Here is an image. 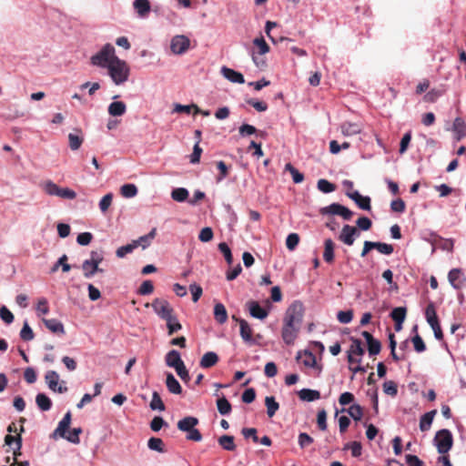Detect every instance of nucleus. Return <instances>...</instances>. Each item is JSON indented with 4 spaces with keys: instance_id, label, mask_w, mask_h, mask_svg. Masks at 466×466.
Returning a JSON list of instances; mask_svg holds the SVG:
<instances>
[{
    "instance_id": "23",
    "label": "nucleus",
    "mask_w": 466,
    "mask_h": 466,
    "mask_svg": "<svg viewBox=\"0 0 466 466\" xmlns=\"http://www.w3.org/2000/svg\"><path fill=\"white\" fill-rule=\"evenodd\" d=\"M334 249H335L334 241L331 238L325 239L323 259L329 264H331L334 261V258H335Z\"/></svg>"
},
{
    "instance_id": "47",
    "label": "nucleus",
    "mask_w": 466,
    "mask_h": 466,
    "mask_svg": "<svg viewBox=\"0 0 466 466\" xmlns=\"http://www.w3.org/2000/svg\"><path fill=\"white\" fill-rule=\"evenodd\" d=\"M67 261V256L64 254L62 257L59 258V259L56 261V263L51 268L52 272H56L58 268L61 266L63 272H68L71 269V266L66 263Z\"/></svg>"
},
{
    "instance_id": "35",
    "label": "nucleus",
    "mask_w": 466,
    "mask_h": 466,
    "mask_svg": "<svg viewBox=\"0 0 466 466\" xmlns=\"http://www.w3.org/2000/svg\"><path fill=\"white\" fill-rule=\"evenodd\" d=\"M265 405L267 407V414L269 418H272L279 409V404L273 396H267L265 398Z\"/></svg>"
},
{
    "instance_id": "40",
    "label": "nucleus",
    "mask_w": 466,
    "mask_h": 466,
    "mask_svg": "<svg viewBox=\"0 0 466 466\" xmlns=\"http://www.w3.org/2000/svg\"><path fill=\"white\" fill-rule=\"evenodd\" d=\"M171 198L177 202H184L188 198V191L184 187H177L172 190Z\"/></svg>"
},
{
    "instance_id": "22",
    "label": "nucleus",
    "mask_w": 466,
    "mask_h": 466,
    "mask_svg": "<svg viewBox=\"0 0 466 466\" xmlns=\"http://www.w3.org/2000/svg\"><path fill=\"white\" fill-rule=\"evenodd\" d=\"M353 231V226L344 225L338 237L339 240L344 243L347 246H352L354 243V238H352L351 233Z\"/></svg>"
},
{
    "instance_id": "46",
    "label": "nucleus",
    "mask_w": 466,
    "mask_h": 466,
    "mask_svg": "<svg viewBox=\"0 0 466 466\" xmlns=\"http://www.w3.org/2000/svg\"><path fill=\"white\" fill-rule=\"evenodd\" d=\"M68 140H69V147L72 150H77L81 147V145L84 141V138L77 134L70 133L68 135Z\"/></svg>"
},
{
    "instance_id": "49",
    "label": "nucleus",
    "mask_w": 466,
    "mask_h": 466,
    "mask_svg": "<svg viewBox=\"0 0 466 466\" xmlns=\"http://www.w3.org/2000/svg\"><path fill=\"white\" fill-rule=\"evenodd\" d=\"M121 194L125 198H133L137 194V188L134 184H125L120 188Z\"/></svg>"
},
{
    "instance_id": "19",
    "label": "nucleus",
    "mask_w": 466,
    "mask_h": 466,
    "mask_svg": "<svg viewBox=\"0 0 466 466\" xmlns=\"http://www.w3.org/2000/svg\"><path fill=\"white\" fill-rule=\"evenodd\" d=\"M165 361L167 366L173 369H176L184 362L180 357V353L176 350H171L166 354Z\"/></svg>"
},
{
    "instance_id": "11",
    "label": "nucleus",
    "mask_w": 466,
    "mask_h": 466,
    "mask_svg": "<svg viewBox=\"0 0 466 466\" xmlns=\"http://www.w3.org/2000/svg\"><path fill=\"white\" fill-rule=\"evenodd\" d=\"M232 318H233V319L239 322L240 336H241L242 339L246 343H248L250 345L254 344L255 340L252 338L253 330H252L251 327L249 326V324L248 323V321L245 319H238L235 316H233Z\"/></svg>"
},
{
    "instance_id": "28",
    "label": "nucleus",
    "mask_w": 466,
    "mask_h": 466,
    "mask_svg": "<svg viewBox=\"0 0 466 466\" xmlns=\"http://www.w3.org/2000/svg\"><path fill=\"white\" fill-rule=\"evenodd\" d=\"M437 410H433L429 412H426L423 414L420 420V430L421 431H427L431 429V426L432 424L434 416L436 415Z\"/></svg>"
},
{
    "instance_id": "57",
    "label": "nucleus",
    "mask_w": 466,
    "mask_h": 466,
    "mask_svg": "<svg viewBox=\"0 0 466 466\" xmlns=\"http://www.w3.org/2000/svg\"><path fill=\"white\" fill-rule=\"evenodd\" d=\"M299 242V237L297 233H290L286 239L288 249L294 250Z\"/></svg>"
},
{
    "instance_id": "39",
    "label": "nucleus",
    "mask_w": 466,
    "mask_h": 466,
    "mask_svg": "<svg viewBox=\"0 0 466 466\" xmlns=\"http://www.w3.org/2000/svg\"><path fill=\"white\" fill-rule=\"evenodd\" d=\"M253 44L258 48L257 55L262 56L269 52V46L263 36L256 37L253 40Z\"/></svg>"
},
{
    "instance_id": "44",
    "label": "nucleus",
    "mask_w": 466,
    "mask_h": 466,
    "mask_svg": "<svg viewBox=\"0 0 466 466\" xmlns=\"http://www.w3.org/2000/svg\"><path fill=\"white\" fill-rule=\"evenodd\" d=\"M192 110H194V114L200 113V109L198 108V106L194 104L189 105V106L177 104L174 108V112H177V113L190 114L192 112Z\"/></svg>"
},
{
    "instance_id": "5",
    "label": "nucleus",
    "mask_w": 466,
    "mask_h": 466,
    "mask_svg": "<svg viewBox=\"0 0 466 466\" xmlns=\"http://www.w3.org/2000/svg\"><path fill=\"white\" fill-rule=\"evenodd\" d=\"M43 190L49 196H56L65 199H74L76 193L68 187H60L52 180H47L41 185Z\"/></svg>"
},
{
    "instance_id": "33",
    "label": "nucleus",
    "mask_w": 466,
    "mask_h": 466,
    "mask_svg": "<svg viewBox=\"0 0 466 466\" xmlns=\"http://www.w3.org/2000/svg\"><path fill=\"white\" fill-rule=\"evenodd\" d=\"M156 235H157V228H154L151 229V231L148 234L138 238V239L133 240V242H134V244H136V248H137L138 246H141L143 248H146L150 245L152 239L155 238Z\"/></svg>"
},
{
    "instance_id": "38",
    "label": "nucleus",
    "mask_w": 466,
    "mask_h": 466,
    "mask_svg": "<svg viewBox=\"0 0 466 466\" xmlns=\"http://www.w3.org/2000/svg\"><path fill=\"white\" fill-rule=\"evenodd\" d=\"M348 354L356 355L358 357H361L364 354V349L360 339L351 338V345Z\"/></svg>"
},
{
    "instance_id": "42",
    "label": "nucleus",
    "mask_w": 466,
    "mask_h": 466,
    "mask_svg": "<svg viewBox=\"0 0 466 466\" xmlns=\"http://www.w3.org/2000/svg\"><path fill=\"white\" fill-rule=\"evenodd\" d=\"M285 170L290 173L294 183L299 184L304 180V175L295 168L290 163L286 164Z\"/></svg>"
},
{
    "instance_id": "21",
    "label": "nucleus",
    "mask_w": 466,
    "mask_h": 466,
    "mask_svg": "<svg viewBox=\"0 0 466 466\" xmlns=\"http://www.w3.org/2000/svg\"><path fill=\"white\" fill-rule=\"evenodd\" d=\"M221 72L224 77L232 83L243 84L245 82L243 75L231 68L223 66Z\"/></svg>"
},
{
    "instance_id": "16",
    "label": "nucleus",
    "mask_w": 466,
    "mask_h": 466,
    "mask_svg": "<svg viewBox=\"0 0 466 466\" xmlns=\"http://www.w3.org/2000/svg\"><path fill=\"white\" fill-rule=\"evenodd\" d=\"M45 326L53 333L64 335L66 333L64 325L56 319H43Z\"/></svg>"
},
{
    "instance_id": "63",
    "label": "nucleus",
    "mask_w": 466,
    "mask_h": 466,
    "mask_svg": "<svg viewBox=\"0 0 466 466\" xmlns=\"http://www.w3.org/2000/svg\"><path fill=\"white\" fill-rule=\"evenodd\" d=\"M213 230L211 228L206 227L199 232L198 238L202 242H208L213 238Z\"/></svg>"
},
{
    "instance_id": "37",
    "label": "nucleus",
    "mask_w": 466,
    "mask_h": 466,
    "mask_svg": "<svg viewBox=\"0 0 466 466\" xmlns=\"http://www.w3.org/2000/svg\"><path fill=\"white\" fill-rule=\"evenodd\" d=\"M149 406H150V409L153 410H158L160 411L165 410V409H166L165 404L157 391L153 392L152 400L150 401Z\"/></svg>"
},
{
    "instance_id": "6",
    "label": "nucleus",
    "mask_w": 466,
    "mask_h": 466,
    "mask_svg": "<svg viewBox=\"0 0 466 466\" xmlns=\"http://www.w3.org/2000/svg\"><path fill=\"white\" fill-rule=\"evenodd\" d=\"M320 212L323 215L330 214L340 216L344 220H350L353 216V212L350 209L339 203H332L321 208Z\"/></svg>"
},
{
    "instance_id": "3",
    "label": "nucleus",
    "mask_w": 466,
    "mask_h": 466,
    "mask_svg": "<svg viewBox=\"0 0 466 466\" xmlns=\"http://www.w3.org/2000/svg\"><path fill=\"white\" fill-rule=\"evenodd\" d=\"M304 306L302 302L295 300L285 312L283 322L294 324L300 328L304 317Z\"/></svg>"
},
{
    "instance_id": "17",
    "label": "nucleus",
    "mask_w": 466,
    "mask_h": 466,
    "mask_svg": "<svg viewBox=\"0 0 466 466\" xmlns=\"http://www.w3.org/2000/svg\"><path fill=\"white\" fill-rule=\"evenodd\" d=\"M166 386H167L168 391L172 394H181V392H182V387H181L180 383L175 378V376L170 372L167 373Z\"/></svg>"
},
{
    "instance_id": "56",
    "label": "nucleus",
    "mask_w": 466,
    "mask_h": 466,
    "mask_svg": "<svg viewBox=\"0 0 466 466\" xmlns=\"http://www.w3.org/2000/svg\"><path fill=\"white\" fill-rule=\"evenodd\" d=\"M136 248V244L132 241L130 244L118 248L116 251V255L118 258H124L127 254L131 253Z\"/></svg>"
},
{
    "instance_id": "45",
    "label": "nucleus",
    "mask_w": 466,
    "mask_h": 466,
    "mask_svg": "<svg viewBox=\"0 0 466 466\" xmlns=\"http://www.w3.org/2000/svg\"><path fill=\"white\" fill-rule=\"evenodd\" d=\"M147 446L152 451H157L158 452H164V442L160 438L152 437L147 441Z\"/></svg>"
},
{
    "instance_id": "26",
    "label": "nucleus",
    "mask_w": 466,
    "mask_h": 466,
    "mask_svg": "<svg viewBox=\"0 0 466 466\" xmlns=\"http://www.w3.org/2000/svg\"><path fill=\"white\" fill-rule=\"evenodd\" d=\"M218 362V356L213 351L206 352L200 360V367L209 369Z\"/></svg>"
},
{
    "instance_id": "24",
    "label": "nucleus",
    "mask_w": 466,
    "mask_h": 466,
    "mask_svg": "<svg viewBox=\"0 0 466 466\" xmlns=\"http://www.w3.org/2000/svg\"><path fill=\"white\" fill-rule=\"evenodd\" d=\"M297 360H300L301 363L308 368H314L317 364L316 356L309 350L299 352Z\"/></svg>"
},
{
    "instance_id": "18",
    "label": "nucleus",
    "mask_w": 466,
    "mask_h": 466,
    "mask_svg": "<svg viewBox=\"0 0 466 466\" xmlns=\"http://www.w3.org/2000/svg\"><path fill=\"white\" fill-rule=\"evenodd\" d=\"M83 274L86 279L92 278L97 272H103V268H99V264L85 260L82 263Z\"/></svg>"
},
{
    "instance_id": "51",
    "label": "nucleus",
    "mask_w": 466,
    "mask_h": 466,
    "mask_svg": "<svg viewBox=\"0 0 466 466\" xmlns=\"http://www.w3.org/2000/svg\"><path fill=\"white\" fill-rule=\"evenodd\" d=\"M219 251L224 255V258L228 265H231L233 262V256L231 250L227 243L221 242L218 244Z\"/></svg>"
},
{
    "instance_id": "50",
    "label": "nucleus",
    "mask_w": 466,
    "mask_h": 466,
    "mask_svg": "<svg viewBox=\"0 0 466 466\" xmlns=\"http://www.w3.org/2000/svg\"><path fill=\"white\" fill-rule=\"evenodd\" d=\"M318 188L323 193H330L336 189V186L327 179L321 178L318 181Z\"/></svg>"
},
{
    "instance_id": "30",
    "label": "nucleus",
    "mask_w": 466,
    "mask_h": 466,
    "mask_svg": "<svg viewBox=\"0 0 466 466\" xmlns=\"http://www.w3.org/2000/svg\"><path fill=\"white\" fill-rule=\"evenodd\" d=\"M214 318L219 324H224L228 320V311L222 303H216L214 307Z\"/></svg>"
},
{
    "instance_id": "12",
    "label": "nucleus",
    "mask_w": 466,
    "mask_h": 466,
    "mask_svg": "<svg viewBox=\"0 0 466 466\" xmlns=\"http://www.w3.org/2000/svg\"><path fill=\"white\" fill-rule=\"evenodd\" d=\"M361 335L367 341L369 354L370 356L378 355L381 350V344L380 340L374 339L373 336L368 331H362Z\"/></svg>"
},
{
    "instance_id": "58",
    "label": "nucleus",
    "mask_w": 466,
    "mask_h": 466,
    "mask_svg": "<svg viewBox=\"0 0 466 466\" xmlns=\"http://www.w3.org/2000/svg\"><path fill=\"white\" fill-rule=\"evenodd\" d=\"M112 200H113L112 193H108L101 198V200L99 202V208L103 213H105L108 209V208L111 206Z\"/></svg>"
},
{
    "instance_id": "8",
    "label": "nucleus",
    "mask_w": 466,
    "mask_h": 466,
    "mask_svg": "<svg viewBox=\"0 0 466 466\" xmlns=\"http://www.w3.org/2000/svg\"><path fill=\"white\" fill-rule=\"evenodd\" d=\"M300 328L288 322H283L281 337L287 345L294 344Z\"/></svg>"
},
{
    "instance_id": "32",
    "label": "nucleus",
    "mask_w": 466,
    "mask_h": 466,
    "mask_svg": "<svg viewBox=\"0 0 466 466\" xmlns=\"http://www.w3.org/2000/svg\"><path fill=\"white\" fill-rule=\"evenodd\" d=\"M299 397L304 401H314L320 398V393L316 390L302 389L299 391Z\"/></svg>"
},
{
    "instance_id": "2",
    "label": "nucleus",
    "mask_w": 466,
    "mask_h": 466,
    "mask_svg": "<svg viewBox=\"0 0 466 466\" xmlns=\"http://www.w3.org/2000/svg\"><path fill=\"white\" fill-rule=\"evenodd\" d=\"M116 57L115 47L111 44H106L100 51L91 56L90 62L93 66L108 68Z\"/></svg>"
},
{
    "instance_id": "7",
    "label": "nucleus",
    "mask_w": 466,
    "mask_h": 466,
    "mask_svg": "<svg viewBox=\"0 0 466 466\" xmlns=\"http://www.w3.org/2000/svg\"><path fill=\"white\" fill-rule=\"evenodd\" d=\"M190 46V40L184 35H175L171 39L170 49L175 55H182L186 53Z\"/></svg>"
},
{
    "instance_id": "64",
    "label": "nucleus",
    "mask_w": 466,
    "mask_h": 466,
    "mask_svg": "<svg viewBox=\"0 0 466 466\" xmlns=\"http://www.w3.org/2000/svg\"><path fill=\"white\" fill-rule=\"evenodd\" d=\"M405 458L408 466H424V462L416 455L407 454Z\"/></svg>"
},
{
    "instance_id": "34",
    "label": "nucleus",
    "mask_w": 466,
    "mask_h": 466,
    "mask_svg": "<svg viewBox=\"0 0 466 466\" xmlns=\"http://www.w3.org/2000/svg\"><path fill=\"white\" fill-rule=\"evenodd\" d=\"M35 402L43 411L49 410L52 407L51 400L45 393H38L35 397Z\"/></svg>"
},
{
    "instance_id": "43",
    "label": "nucleus",
    "mask_w": 466,
    "mask_h": 466,
    "mask_svg": "<svg viewBox=\"0 0 466 466\" xmlns=\"http://www.w3.org/2000/svg\"><path fill=\"white\" fill-rule=\"evenodd\" d=\"M406 308L398 307L391 311L390 316L395 322H398L400 324L403 323L406 318Z\"/></svg>"
},
{
    "instance_id": "55",
    "label": "nucleus",
    "mask_w": 466,
    "mask_h": 466,
    "mask_svg": "<svg viewBox=\"0 0 466 466\" xmlns=\"http://www.w3.org/2000/svg\"><path fill=\"white\" fill-rule=\"evenodd\" d=\"M20 337L25 341H30L34 339L35 335L32 329L25 322L20 331Z\"/></svg>"
},
{
    "instance_id": "9",
    "label": "nucleus",
    "mask_w": 466,
    "mask_h": 466,
    "mask_svg": "<svg viewBox=\"0 0 466 466\" xmlns=\"http://www.w3.org/2000/svg\"><path fill=\"white\" fill-rule=\"evenodd\" d=\"M154 311L162 319H167L174 312L168 301L163 299H155L152 302Z\"/></svg>"
},
{
    "instance_id": "62",
    "label": "nucleus",
    "mask_w": 466,
    "mask_h": 466,
    "mask_svg": "<svg viewBox=\"0 0 466 466\" xmlns=\"http://www.w3.org/2000/svg\"><path fill=\"white\" fill-rule=\"evenodd\" d=\"M356 225L359 229L367 231L371 228L372 222L367 217H360V218L357 219Z\"/></svg>"
},
{
    "instance_id": "4",
    "label": "nucleus",
    "mask_w": 466,
    "mask_h": 466,
    "mask_svg": "<svg viewBox=\"0 0 466 466\" xmlns=\"http://www.w3.org/2000/svg\"><path fill=\"white\" fill-rule=\"evenodd\" d=\"M433 441L438 452L446 454L452 448L453 437L449 430L442 429L436 432Z\"/></svg>"
},
{
    "instance_id": "27",
    "label": "nucleus",
    "mask_w": 466,
    "mask_h": 466,
    "mask_svg": "<svg viewBox=\"0 0 466 466\" xmlns=\"http://www.w3.org/2000/svg\"><path fill=\"white\" fill-rule=\"evenodd\" d=\"M198 424V419L192 416L185 417L177 422V428L181 431L187 432Z\"/></svg>"
},
{
    "instance_id": "14",
    "label": "nucleus",
    "mask_w": 466,
    "mask_h": 466,
    "mask_svg": "<svg viewBox=\"0 0 466 466\" xmlns=\"http://www.w3.org/2000/svg\"><path fill=\"white\" fill-rule=\"evenodd\" d=\"M448 279L451 285L456 289H461L465 280L463 273L460 268H452L448 274Z\"/></svg>"
},
{
    "instance_id": "13",
    "label": "nucleus",
    "mask_w": 466,
    "mask_h": 466,
    "mask_svg": "<svg viewBox=\"0 0 466 466\" xmlns=\"http://www.w3.org/2000/svg\"><path fill=\"white\" fill-rule=\"evenodd\" d=\"M247 306H248L250 315L253 318H256L258 319H264L268 315V310L263 309L258 301L250 300L247 303Z\"/></svg>"
},
{
    "instance_id": "31",
    "label": "nucleus",
    "mask_w": 466,
    "mask_h": 466,
    "mask_svg": "<svg viewBox=\"0 0 466 466\" xmlns=\"http://www.w3.org/2000/svg\"><path fill=\"white\" fill-rule=\"evenodd\" d=\"M425 317L429 325L433 328L436 325L440 324L439 319L436 313L435 306L433 303L428 304L425 310Z\"/></svg>"
},
{
    "instance_id": "54",
    "label": "nucleus",
    "mask_w": 466,
    "mask_h": 466,
    "mask_svg": "<svg viewBox=\"0 0 466 466\" xmlns=\"http://www.w3.org/2000/svg\"><path fill=\"white\" fill-rule=\"evenodd\" d=\"M217 167L219 170V175L217 177V182H220L228 176L229 167L224 161L217 162Z\"/></svg>"
},
{
    "instance_id": "10",
    "label": "nucleus",
    "mask_w": 466,
    "mask_h": 466,
    "mask_svg": "<svg viewBox=\"0 0 466 466\" xmlns=\"http://www.w3.org/2000/svg\"><path fill=\"white\" fill-rule=\"evenodd\" d=\"M45 380L48 388L55 392L64 393L67 391V387L58 386L59 374L55 370H48L45 375Z\"/></svg>"
},
{
    "instance_id": "60",
    "label": "nucleus",
    "mask_w": 466,
    "mask_h": 466,
    "mask_svg": "<svg viewBox=\"0 0 466 466\" xmlns=\"http://www.w3.org/2000/svg\"><path fill=\"white\" fill-rule=\"evenodd\" d=\"M390 209L393 212L403 213L406 209V204L401 198H397L391 201Z\"/></svg>"
},
{
    "instance_id": "48",
    "label": "nucleus",
    "mask_w": 466,
    "mask_h": 466,
    "mask_svg": "<svg viewBox=\"0 0 466 466\" xmlns=\"http://www.w3.org/2000/svg\"><path fill=\"white\" fill-rule=\"evenodd\" d=\"M347 411L354 420H360L363 415V410L359 404L351 405Z\"/></svg>"
},
{
    "instance_id": "61",
    "label": "nucleus",
    "mask_w": 466,
    "mask_h": 466,
    "mask_svg": "<svg viewBox=\"0 0 466 466\" xmlns=\"http://www.w3.org/2000/svg\"><path fill=\"white\" fill-rule=\"evenodd\" d=\"M313 441H314L313 438L310 437L306 432H301L299 435V445L301 449H305L306 447L309 446L310 444L313 443Z\"/></svg>"
},
{
    "instance_id": "53",
    "label": "nucleus",
    "mask_w": 466,
    "mask_h": 466,
    "mask_svg": "<svg viewBox=\"0 0 466 466\" xmlns=\"http://www.w3.org/2000/svg\"><path fill=\"white\" fill-rule=\"evenodd\" d=\"M374 248L377 249L380 253L384 255H390L393 253L394 248L393 246L387 243L382 242H374Z\"/></svg>"
},
{
    "instance_id": "59",
    "label": "nucleus",
    "mask_w": 466,
    "mask_h": 466,
    "mask_svg": "<svg viewBox=\"0 0 466 466\" xmlns=\"http://www.w3.org/2000/svg\"><path fill=\"white\" fill-rule=\"evenodd\" d=\"M177 374L179 376V378L186 383H187L190 380V376L188 373V370H187L185 363L183 362L179 366H177L175 369Z\"/></svg>"
},
{
    "instance_id": "20",
    "label": "nucleus",
    "mask_w": 466,
    "mask_h": 466,
    "mask_svg": "<svg viewBox=\"0 0 466 466\" xmlns=\"http://www.w3.org/2000/svg\"><path fill=\"white\" fill-rule=\"evenodd\" d=\"M452 131L455 135V139L460 141L466 135V124L461 117H456L453 125Z\"/></svg>"
},
{
    "instance_id": "36",
    "label": "nucleus",
    "mask_w": 466,
    "mask_h": 466,
    "mask_svg": "<svg viewBox=\"0 0 466 466\" xmlns=\"http://www.w3.org/2000/svg\"><path fill=\"white\" fill-rule=\"evenodd\" d=\"M218 444L226 451H232L236 450L234 437L230 435H223L219 437Z\"/></svg>"
},
{
    "instance_id": "15",
    "label": "nucleus",
    "mask_w": 466,
    "mask_h": 466,
    "mask_svg": "<svg viewBox=\"0 0 466 466\" xmlns=\"http://www.w3.org/2000/svg\"><path fill=\"white\" fill-rule=\"evenodd\" d=\"M133 6L137 15L141 18L147 17L150 13L151 6L148 0H135Z\"/></svg>"
},
{
    "instance_id": "41",
    "label": "nucleus",
    "mask_w": 466,
    "mask_h": 466,
    "mask_svg": "<svg viewBox=\"0 0 466 466\" xmlns=\"http://www.w3.org/2000/svg\"><path fill=\"white\" fill-rule=\"evenodd\" d=\"M217 407L221 415H228L231 411V404L225 397L219 398L217 400Z\"/></svg>"
},
{
    "instance_id": "52",
    "label": "nucleus",
    "mask_w": 466,
    "mask_h": 466,
    "mask_svg": "<svg viewBox=\"0 0 466 466\" xmlns=\"http://www.w3.org/2000/svg\"><path fill=\"white\" fill-rule=\"evenodd\" d=\"M383 391L385 394L394 397L398 393V386L393 380H388L383 383Z\"/></svg>"
},
{
    "instance_id": "1",
    "label": "nucleus",
    "mask_w": 466,
    "mask_h": 466,
    "mask_svg": "<svg viewBox=\"0 0 466 466\" xmlns=\"http://www.w3.org/2000/svg\"><path fill=\"white\" fill-rule=\"evenodd\" d=\"M106 69L109 76L116 85H122L128 80L130 68L125 60L116 57Z\"/></svg>"
},
{
    "instance_id": "29",
    "label": "nucleus",
    "mask_w": 466,
    "mask_h": 466,
    "mask_svg": "<svg viewBox=\"0 0 466 466\" xmlns=\"http://www.w3.org/2000/svg\"><path fill=\"white\" fill-rule=\"evenodd\" d=\"M127 106L122 101L112 102L108 106V114L112 116H120L126 113Z\"/></svg>"
},
{
    "instance_id": "25",
    "label": "nucleus",
    "mask_w": 466,
    "mask_h": 466,
    "mask_svg": "<svg viewBox=\"0 0 466 466\" xmlns=\"http://www.w3.org/2000/svg\"><path fill=\"white\" fill-rule=\"evenodd\" d=\"M341 133L345 137L358 135L361 132L362 127L358 123L345 122L340 126Z\"/></svg>"
}]
</instances>
